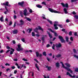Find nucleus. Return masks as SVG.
<instances>
[{
	"instance_id": "1",
	"label": "nucleus",
	"mask_w": 78,
	"mask_h": 78,
	"mask_svg": "<svg viewBox=\"0 0 78 78\" xmlns=\"http://www.w3.org/2000/svg\"><path fill=\"white\" fill-rule=\"evenodd\" d=\"M18 48H16V51H22L23 50V48H21V46L20 45V44L19 43L17 45Z\"/></svg>"
},
{
	"instance_id": "2",
	"label": "nucleus",
	"mask_w": 78,
	"mask_h": 78,
	"mask_svg": "<svg viewBox=\"0 0 78 78\" xmlns=\"http://www.w3.org/2000/svg\"><path fill=\"white\" fill-rule=\"evenodd\" d=\"M48 10L49 11H50V12H54V13H58V14H59V13H60V12L56 10H54L53 9L51 8H49L48 9Z\"/></svg>"
},
{
	"instance_id": "3",
	"label": "nucleus",
	"mask_w": 78,
	"mask_h": 78,
	"mask_svg": "<svg viewBox=\"0 0 78 78\" xmlns=\"http://www.w3.org/2000/svg\"><path fill=\"white\" fill-rule=\"evenodd\" d=\"M58 38L60 40L62 43H65L66 42V41L64 40L63 37L62 36H58Z\"/></svg>"
},
{
	"instance_id": "4",
	"label": "nucleus",
	"mask_w": 78,
	"mask_h": 78,
	"mask_svg": "<svg viewBox=\"0 0 78 78\" xmlns=\"http://www.w3.org/2000/svg\"><path fill=\"white\" fill-rule=\"evenodd\" d=\"M16 65L17 66L18 68L19 69H22V67H23L24 69H26L27 68V67L25 66H23V64H22L21 66V67H20V66H19V64L17 63H16Z\"/></svg>"
},
{
	"instance_id": "5",
	"label": "nucleus",
	"mask_w": 78,
	"mask_h": 78,
	"mask_svg": "<svg viewBox=\"0 0 78 78\" xmlns=\"http://www.w3.org/2000/svg\"><path fill=\"white\" fill-rule=\"evenodd\" d=\"M50 30L51 31V33H54L55 37H57V36H58V34H57V33L55 32L54 31H53L52 30H51V29H50Z\"/></svg>"
},
{
	"instance_id": "6",
	"label": "nucleus",
	"mask_w": 78,
	"mask_h": 78,
	"mask_svg": "<svg viewBox=\"0 0 78 78\" xmlns=\"http://www.w3.org/2000/svg\"><path fill=\"white\" fill-rule=\"evenodd\" d=\"M3 5L9 6V7H10L11 6V5L10 4L9 5V2H5V3H3Z\"/></svg>"
},
{
	"instance_id": "7",
	"label": "nucleus",
	"mask_w": 78,
	"mask_h": 78,
	"mask_svg": "<svg viewBox=\"0 0 78 78\" xmlns=\"http://www.w3.org/2000/svg\"><path fill=\"white\" fill-rule=\"evenodd\" d=\"M24 1H22L21 2H19L18 3V5L21 6L22 7H23V5H24Z\"/></svg>"
},
{
	"instance_id": "8",
	"label": "nucleus",
	"mask_w": 78,
	"mask_h": 78,
	"mask_svg": "<svg viewBox=\"0 0 78 78\" xmlns=\"http://www.w3.org/2000/svg\"><path fill=\"white\" fill-rule=\"evenodd\" d=\"M66 75H69V76H70V77H71V78H75V76H75V75H73V76H72V75H71V74H70L69 73V72H67Z\"/></svg>"
},
{
	"instance_id": "9",
	"label": "nucleus",
	"mask_w": 78,
	"mask_h": 78,
	"mask_svg": "<svg viewBox=\"0 0 78 78\" xmlns=\"http://www.w3.org/2000/svg\"><path fill=\"white\" fill-rule=\"evenodd\" d=\"M23 12H24V16H27V9H25V10L23 11Z\"/></svg>"
},
{
	"instance_id": "10",
	"label": "nucleus",
	"mask_w": 78,
	"mask_h": 78,
	"mask_svg": "<svg viewBox=\"0 0 78 78\" xmlns=\"http://www.w3.org/2000/svg\"><path fill=\"white\" fill-rule=\"evenodd\" d=\"M61 47H62V44L60 43H58V44L56 45V47L57 48H60Z\"/></svg>"
},
{
	"instance_id": "11",
	"label": "nucleus",
	"mask_w": 78,
	"mask_h": 78,
	"mask_svg": "<svg viewBox=\"0 0 78 78\" xmlns=\"http://www.w3.org/2000/svg\"><path fill=\"white\" fill-rule=\"evenodd\" d=\"M65 69H66L68 72H70L71 73H73V71L72 70L70 69L68 67H66Z\"/></svg>"
},
{
	"instance_id": "12",
	"label": "nucleus",
	"mask_w": 78,
	"mask_h": 78,
	"mask_svg": "<svg viewBox=\"0 0 78 78\" xmlns=\"http://www.w3.org/2000/svg\"><path fill=\"white\" fill-rule=\"evenodd\" d=\"M47 33L49 37L50 38V39H51L53 37L52 36V35L51 34H50V32H48V31H47Z\"/></svg>"
},
{
	"instance_id": "13",
	"label": "nucleus",
	"mask_w": 78,
	"mask_h": 78,
	"mask_svg": "<svg viewBox=\"0 0 78 78\" xmlns=\"http://www.w3.org/2000/svg\"><path fill=\"white\" fill-rule=\"evenodd\" d=\"M20 22L21 23V25H24V23H25V22L23 21V20L21 19L20 21Z\"/></svg>"
},
{
	"instance_id": "14",
	"label": "nucleus",
	"mask_w": 78,
	"mask_h": 78,
	"mask_svg": "<svg viewBox=\"0 0 78 78\" xmlns=\"http://www.w3.org/2000/svg\"><path fill=\"white\" fill-rule=\"evenodd\" d=\"M38 30V28L37 27H36L35 28V29H34V31L35 33H37V34H39V32L37 31V30Z\"/></svg>"
},
{
	"instance_id": "15",
	"label": "nucleus",
	"mask_w": 78,
	"mask_h": 78,
	"mask_svg": "<svg viewBox=\"0 0 78 78\" xmlns=\"http://www.w3.org/2000/svg\"><path fill=\"white\" fill-rule=\"evenodd\" d=\"M5 8L7 11H5L4 12V14H7V12H9V11L8 10V9H7V7H6V6H5Z\"/></svg>"
},
{
	"instance_id": "16",
	"label": "nucleus",
	"mask_w": 78,
	"mask_h": 78,
	"mask_svg": "<svg viewBox=\"0 0 78 78\" xmlns=\"http://www.w3.org/2000/svg\"><path fill=\"white\" fill-rule=\"evenodd\" d=\"M57 26H58V24H54V27H55V30H58V27Z\"/></svg>"
},
{
	"instance_id": "17",
	"label": "nucleus",
	"mask_w": 78,
	"mask_h": 78,
	"mask_svg": "<svg viewBox=\"0 0 78 78\" xmlns=\"http://www.w3.org/2000/svg\"><path fill=\"white\" fill-rule=\"evenodd\" d=\"M25 19H27V21H29V22H30L31 21V19L29 18H28L27 16H25Z\"/></svg>"
},
{
	"instance_id": "18",
	"label": "nucleus",
	"mask_w": 78,
	"mask_h": 78,
	"mask_svg": "<svg viewBox=\"0 0 78 78\" xmlns=\"http://www.w3.org/2000/svg\"><path fill=\"white\" fill-rule=\"evenodd\" d=\"M46 68H48V71H50V70H51V66H46Z\"/></svg>"
},
{
	"instance_id": "19",
	"label": "nucleus",
	"mask_w": 78,
	"mask_h": 78,
	"mask_svg": "<svg viewBox=\"0 0 78 78\" xmlns=\"http://www.w3.org/2000/svg\"><path fill=\"white\" fill-rule=\"evenodd\" d=\"M47 21L49 23H50V24H51V25H52V24H53V22L51 21L49 19H47Z\"/></svg>"
},
{
	"instance_id": "20",
	"label": "nucleus",
	"mask_w": 78,
	"mask_h": 78,
	"mask_svg": "<svg viewBox=\"0 0 78 78\" xmlns=\"http://www.w3.org/2000/svg\"><path fill=\"white\" fill-rule=\"evenodd\" d=\"M29 30V33H30L31 32L32 30H33V29H30V28H29L27 29V31L28 32Z\"/></svg>"
},
{
	"instance_id": "21",
	"label": "nucleus",
	"mask_w": 78,
	"mask_h": 78,
	"mask_svg": "<svg viewBox=\"0 0 78 78\" xmlns=\"http://www.w3.org/2000/svg\"><path fill=\"white\" fill-rule=\"evenodd\" d=\"M55 56L56 58H60L61 57V55L60 54H58L57 55H55Z\"/></svg>"
},
{
	"instance_id": "22",
	"label": "nucleus",
	"mask_w": 78,
	"mask_h": 78,
	"mask_svg": "<svg viewBox=\"0 0 78 78\" xmlns=\"http://www.w3.org/2000/svg\"><path fill=\"white\" fill-rule=\"evenodd\" d=\"M13 34H17V33H18V31H17V30H14L13 31Z\"/></svg>"
},
{
	"instance_id": "23",
	"label": "nucleus",
	"mask_w": 78,
	"mask_h": 78,
	"mask_svg": "<svg viewBox=\"0 0 78 78\" xmlns=\"http://www.w3.org/2000/svg\"><path fill=\"white\" fill-rule=\"evenodd\" d=\"M56 66L58 68V67H59V66H60V65H59V63L58 62H56Z\"/></svg>"
},
{
	"instance_id": "24",
	"label": "nucleus",
	"mask_w": 78,
	"mask_h": 78,
	"mask_svg": "<svg viewBox=\"0 0 78 78\" xmlns=\"http://www.w3.org/2000/svg\"><path fill=\"white\" fill-rule=\"evenodd\" d=\"M65 64L66 66H67L68 67H69V68L71 66H70V64L68 63H65Z\"/></svg>"
},
{
	"instance_id": "25",
	"label": "nucleus",
	"mask_w": 78,
	"mask_h": 78,
	"mask_svg": "<svg viewBox=\"0 0 78 78\" xmlns=\"http://www.w3.org/2000/svg\"><path fill=\"white\" fill-rule=\"evenodd\" d=\"M35 67H36V68H37V70L38 71H40V70H39V67L37 66V64L36 63L35 64Z\"/></svg>"
},
{
	"instance_id": "26",
	"label": "nucleus",
	"mask_w": 78,
	"mask_h": 78,
	"mask_svg": "<svg viewBox=\"0 0 78 78\" xmlns=\"http://www.w3.org/2000/svg\"><path fill=\"white\" fill-rule=\"evenodd\" d=\"M60 63H61V64H62V67H63V68L64 69H66V68L67 67H65V66H64V65L63 64V63H62V62H61Z\"/></svg>"
},
{
	"instance_id": "27",
	"label": "nucleus",
	"mask_w": 78,
	"mask_h": 78,
	"mask_svg": "<svg viewBox=\"0 0 78 78\" xmlns=\"http://www.w3.org/2000/svg\"><path fill=\"white\" fill-rule=\"evenodd\" d=\"M38 29L39 30H41L42 31H44V30L40 26H38Z\"/></svg>"
},
{
	"instance_id": "28",
	"label": "nucleus",
	"mask_w": 78,
	"mask_h": 78,
	"mask_svg": "<svg viewBox=\"0 0 78 78\" xmlns=\"http://www.w3.org/2000/svg\"><path fill=\"white\" fill-rule=\"evenodd\" d=\"M36 6L37 7V8H42V6H41L39 5H37Z\"/></svg>"
},
{
	"instance_id": "29",
	"label": "nucleus",
	"mask_w": 78,
	"mask_h": 78,
	"mask_svg": "<svg viewBox=\"0 0 78 78\" xmlns=\"http://www.w3.org/2000/svg\"><path fill=\"white\" fill-rule=\"evenodd\" d=\"M57 26H58L61 28H63L62 25V24H57Z\"/></svg>"
},
{
	"instance_id": "30",
	"label": "nucleus",
	"mask_w": 78,
	"mask_h": 78,
	"mask_svg": "<svg viewBox=\"0 0 78 78\" xmlns=\"http://www.w3.org/2000/svg\"><path fill=\"white\" fill-rule=\"evenodd\" d=\"M63 10L65 14H67V9L66 8H64Z\"/></svg>"
},
{
	"instance_id": "31",
	"label": "nucleus",
	"mask_w": 78,
	"mask_h": 78,
	"mask_svg": "<svg viewBox=\"0 0 78 78\" xmlns=\"http://www.w3.org/2000/svg\"><path fill=\"white\" fill-rule=\"evenodd\" d=\"M69 37H66V41L67 42H69Z\"/></svg>"
},
{
	"instance_id": "32",
	"label": "nucleus",
	"mask_w": 78,
	"mask_h": 78,
	"mask_svg": "<svg viewBox=\"0 0 78 78\" xmlns=\"http://www.w3.org/2000/svg\"><path fill=\"white\" fill-rule=\"evenodd\" d=\"M43 55L44 56H47V54H46V52L45 51H44L43 52Z\"/></svg>"
},
{
	"instance_id": "33",
	"label": "nucleus",
	"mask_w": 78,
	"mask_h": 78,
	"mask_svg": "<svg viewBox=\"0 0 78 78\" xmlns=\"http://www.w3.org/2000/svg\"><path fill=\"white\" fill-rule=\"evenodd\" d=\"M41 40H42L43 42L42 43L44 44V42H45V39L44 38V37H41Z\"/></svg>"
},
{
	"instance_id": "34",
	"label": "nucleus",
	"mask_w": 78,
	"mask_h": 78,
	"mask_svg": "<svg viewBox=\"0 0 78 78\" xmlns=\"http://www.w3.org/2000/svg\"><path fill=\"white\" fill-rule=\"evenodd\" d=\"M3 16H2L0 18V20L1 22H3Z\"/></svg>"
},
{
	"instance_id": "35",
	"label": "nucleus",
	"mask_w": 78,
	"mask_h": 78,
	"mask_svg": "<svg viewBox=\"0 0 78 78\" xmlns=\"http://www.w3.org/2000/svg\"><path fill=\"white\" fill-rule=\"evenodd\" d=\"M32 36L33 37L35 36H36V35H35V33L33 32H32Z\"/></svg>"
},
{
	"instance_id": "36",
	"label": "nucleus",
	"mask_w": 78,
	"mask_h": 78,
	"mask_svg": "<svg viewBox=\"0 0 78 78\" xmlns=\"http://www.w3.org/2000/svg\"><path fill=\"white\" fill-rule=\"evenodd\" d=\"M65 7H66V8H68V7H69V4H68V3H66L65 4Z\"/></svg>"
},
{
	"instance_id": "37",
	"label": "nucleus",
	"mask_w": 78,
	"mask_h": 78,
	"mask_svg": "<svg viewBox=\"0 0 78 78\" xmlns=\"http://www.w3.org/2000/svg\"><path fill=\"white\" fill-rule=\"evenodd\" d=\"M54 24H56V25H58L59 23L57 21H55L54 22Z\"/></svg>"
},
{
	"instance_id": "38",
	"label": "nucleus",
	"mask_w": 78,
	"mask_h": 78,
	"mask_svg": "<svg viewBox=\"0 0 78 78\" xmlns=\"http://www.w3.org/2000/svg\"><path fill=\"white\" fill-rule=\"evenodd\" d=\"M39 55V52H36V56L37 57H38Z\"/></svg>"
},
{
	"instance_id": "39",
	"label": "nucleus",
	"mask_w": 78,
	"mask_h": 78,
	"mask_svg": "<svg viewBox=\"0 0 78 78\" xmlns=\"http://www.w3.org/2000/svg\"><path fill=\"white\" fill-rule=\"evenodd\" d=\"M75 71L76 72H78V68H76L75 69Z\"/></svg>"
},
{
	"instance_id": "40",
	"label": "nucleus",
	"mask_w": 78,
	"mask_h": 78,
	"mask_svg": "<svg viewBox=\"0 0 78 78\" xmlns=\"http://www.w3.org/2000/svg\"><path fill=\"white\" fill-rule=\"evenodd\" d=\"M55 44H53V46L52 47V48L53 49V50H55Z\"/></svg>"
},
{
	"instance_id": "41",
	"label": "nucleus",
	"mask_w": 78,
	"mask_h": 78,
	"mask_svg": "<svg viewBox=\"0 0 78 78\" xmlns=\"http://www.w3.org/2000/svg\"><path fill=\"white\" fill-rule=\"evenodd\" d=\"M72 31H70L69 32V36H72Z\"/></svg>"
},
{
	"instance_id": "42",
	"label": "nucleus",
	"mask_w": 78,
	"mask_h": 78,
	"mask_svg": "<svg viewBox=\"0 0 78 78\" xmlns=\"http://www.w3.org/2000/svg\"><path fill=\"white\" fill-rule=\"evenodd\" d=\"M42 5H46V3L45 2H42Z\"/></svg>"
},
{
	"instance_id": "43",
	"label": "nucleus",
	"mask_w": 78,
	"mask_h": 78,
	"mask_svg": "<svg viewBox=\"0 0 78 78\" xmlns=\"http://www.w3.org/2000/svg\"><path fill=\"white\" fill-rule=\"evenodd\" d=\"M74 17H75V18H76V19H78V16L75 15L74 16Z\"/></svg>"
},
{
	"instance_id": "44",
	"label": "nucleus",
	"mask_w": 78,
	"mask_h": 78,
	"mask_svg": "<svg viewBox=\"0 0 78 78\" xmlns=\"http://www.w3.org/2000/svg\"><path fill=\"white\" fill-rule=\"evenodd\" d=\"M73 50L74 53H76V50L75 49H73Z\"/></svg>"
},
{
	"instance_id": "45",
	"label": "nucleus",
	"mask_w": 78,
	"mask_h": 78,
	"mask_svg": "<svg viewBox=\"0 0 78 78\" xmlns=\"http://www.w3.org/2000/svg\"><path fill=\"white\" fill-rule=\"evenodd\" d=\"M62 5V6L63 7H65V4L62 3H61Z\"/></svg>"
},
{
	"instance_id": "46",
	"label": "nucleus",
	"mask_w": 78,
	"mask_h": 78,
	"mask_svg": "<svg viewBox=\"0 0 78 78\" xmlns=\"http://www.w3.org/2000/svg\"><path fill=\"white\" fill-rule=\"evenodd\" d=\"M66 22H67V23H69V22H70V21H69V19H67L66 20Z\"/></svg>"
},
{
	"instance_id": "47",
	"label": "nucleus",
	"mask_w": 78,
	"mask_h": 78,
	"mask_svg": "<svg viewBox=\"0 0 78 78\" xmlns=\"http://www.w3.org/2000/svg\"><path fill=\"white\" fill-rule=\"evenodd\" d=\"M74 35L75 36H78V35H77V32H75Z\"/></svg>"
},
{
	"instance_id": "48",
	"label": "nucleus",
	"mask_w": 78,
	"mask_h": 78,
	"mask_svg": "<svg viewBox=\"0 0 78 78\" xmlns=\"http://www.w3.org/2000/svg\"><path fill=\"white\" fill-rule=\"evenodd\" d=\"M70 40L71 41H73V37H71L70 38Z\"/></svg>"
},
{
	"instance_id": "49",
	"label": "nucleus",
	"mask_w": 78,
	"mask_h": 78,
	"mask_svg": "<svg viewBox=\"0 0 78 78\" xmlns=\"http://www.w3.org/2000/svg\"><path fill=\"white\" fill-rule=\"evenodd\" d=\"M15 68H16V67L14 66H12L11 67V69H15Z\"/></svg>"
},
{
	"instance_id": "50",
	"label": "nucleus",
	"mask_w": 78,
	"mask_h": 78,
	"mask_svg": "<svg viewBox=\"0 0 78 78\" xmlns=\"http://www.w3.org/2000/svg\"><path fill=\"white\" fill-rule=\"evenodd\" d=\"M29 12H30V13H32V12H33V10H32V9H30L29 10Z\"/></svg>"
},
{
	"instance_id": "51",
	"label": "nucleus",
	"mask_w": 78,
	"mask_h": 78,
	"mask_svg": "<svg viewBox=\"0 0 78 78\" xmlns=\"http://www.w3.org/2000/svg\"><path fill=\"white\" fill-rule=\"evenodd\" d=\"M23 61H27V59H25V58H23Z\"/></svg>"
},
{
	"instance_id": "52",
	"label": "nucleus",
	"mask_w": 78,
	"mask_h": 78,
	"mask_svg": "<svg viewBox=\"0 0 78 78\" xmlns=\"http://www.w3.org/2000/svg\"><path fill=\"white\" fill-rule=\"evenodd\" d=\"M21 41L23 42H25V39L24 38H22L21 39Z\"/></svg>"
},
{
	"instance_id": "53",
	"label": "nucleus",
	"mask_w": 78,
	"mask_h": 78,
	"mask_svg": "<svg viewBox=\"0 0 78 78\" xmlns=\"http://www.w3.org/2000/svg\"><path fill=\"white\" fill-rule=\"evenodd\" d=\"M17 70H15L14 71V73L15 74H16L17 73Z\"/></svg>"
},
{
	"instance_id": "54",
	"label": "nucleus",
	"mask_w": 78,
	"mask_h": 78,
	"mask_svg": "<svg viewBox=\"0 0 78 78\" xmlns=\"http://www.w3.org/2000/svg\"><path fill=\"white\" fill-rule=\"evenodd\" d=\"M12 42L14 44H16V41H15V40H13Z\"/></svg>"
},
{
	"instance_id": "55",
	"label": "nucleus",
	"mask_w": 78,
	"mask_h": 78,
	"mask_svg": "<svg viewBox=\"0 0 78 78\" xmlns=\"http://www.w3.org/2000/svg\"><path fill=\"white\" fill-rule=\"evenodd\" d=\"M3 51H4L3 50H1L0 51V53H2L3 52Z\"/></svg>"
},
{
	"instance_id": "56",
	"label": "nucleus",
	"mask_w": 78,
	"mask_h": 78,
	"mask_svg": "<svg viewBox=\"0 0 78 78\" xmlns=\"http://www.w3.org/2000/svg\"><path fill=\"white\" fill-rule=\"evenodd\" d=\"M12 24V21L10 22L9 23V25H11Z\"/></svg>"
},
{
	"instance_id": "57",
	"label": "nucleus",
	"mask_w": 78,
	"mask_h": 78,
	"mask_svg": "<svg viewBox=\"0 0 78 78\" xmlns=\"http://www.w3.org/2000/svg\"><path fill=\"white\" fill-rule=\"evenodd\" d=\"M5 66H10V64H9L8 63H6L5 64Z\"/></svg>"
},
{
	"instance_id": "58",
	"label": "nucleus",
	"mask_w": 78,
	"mask_h": 78,
	"mask_svg": "<svg viewBox=\"0 0 78 78\" xmlns=\"http://www.w3.org/2000/svg\"><path fill=\"white\" fill-rule=\"evenodd\" d=\"M50 46V44H48L47 45L46 47H47V48H48V47H49Z\"/></svg>"
},
{
	"instance_id": "59",
	"label": "nucleus",
	"mask_w": 78,
	"mask_h": 78,
	"mask_svg": "<svg viewBox=\"0 0 78 78\" xmlns=\"http://www.w3.org/2000/svg\"><path fill=\"white\" fill-rule=\"evenodd\" d=\"M10 55H12V54H13V52H12V51H10Z\"/></svg>"
},
{
	"instance_id": "60",
	"label": "nucleus",
	"mask_w": 78,
	"mask_h": 78,
	"mask_svg": "<svg viewBox=\"0 0 78 78\" xmlns=\"http://www.w3.org/2000/svg\"><path fill=\"white\" fill-rule=\"evenodd\" d=\"M13 17H14V19H16L17 18V16H16V15H14L13 16Z\"/></svg>"
},
{
	"instance_id": "61",
	"label": "nucleus",
	"mask_w": 78,
	"mask_h": 78,
	"mask_svg": "<svg viewBox=\"0 0 78 78\" xmlns=\"http://www.w3.org/2000/svg\"><path fill=\"white\" fill-rule=\"evenodd\" d=\"M62 31H64V32H65L66 31V29H62Z\"/></svg>"
},
{
	"instance_id": "62",
	"label": "nucleus",
	"mask_w": 78,
	"mask_h": 78,
	"mask_svg": "<svg viewBox=\"0 0 78 78\" xmlns=\"http://www.w3.org/2000/svg\"><path fill=\"white\" fill-rule=\"evenodd\" d=\"M73 14H74V15L76 14V13L75 11H73L72 13Z\"/></svg>"
},
{
	"instance_id": "63",
	"label": "nucleus",
	"mask_w": 78,
	"mask_h": 78,
	"mask_svg": "<svg viewBox=\"0 0 78 78\" xmlns=\"http://www.w3.org/2000/svg\"><path fill=\"white\" fill-rule=\"evenodd\" d=\"M9 70H10V69H9V68H8L7 69H6V72H8V71Z\"/></svg>"
},
{
	"instance_id": "64",
	"label": "nucleus",
	"mask_w": 78,
	"mask_h": 78,
	"mask_svg": "<svg viewBox=\"0 0 78 78\" xmlns=\"http://www.w3.org/2000/svg\"><path fill=\"white\" fill-rule=\"evenodd\" d=\"M13 61H17V59L16 58L13 59Z\"/></svg>"
}]
</instances>
